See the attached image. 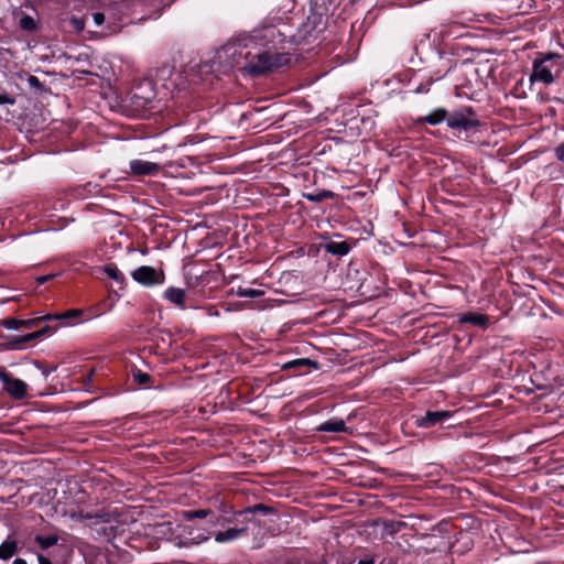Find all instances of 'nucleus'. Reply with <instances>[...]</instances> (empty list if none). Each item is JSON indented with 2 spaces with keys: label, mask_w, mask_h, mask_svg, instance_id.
I'll return each mask as SVG.
<instances>
[{
  "label": "nucleus",
  "mask_w": 564,
  "mask_h": 564,
  "mask_svg": "<svg viewBox=\"0 0 564 564\" xmlns=\"http://www.w3.org/2000/svg\"><path fill=\"white\" fill-rule=\"evenodd\" d=\"M563 68L561 55L555 53L541 54L533 61L530 82L550 86L561 76Z\"/></svg>",
  "instance_id": "obj_1"
},
{
  "label": "nucleus",
  "mask_w": 564,
  "mask_h": 564,
  "mask_svg": "<svg viewBox=\"0 0 564 564\" xmlns=\"http://www.w3.org/2000/svg\"><path fill=\"white\" fill-rule=\"evenodd\" d=\"M132 279L143 286L161 285L164 283L165 275L162 270L150 265H141L131 272Z\"/></svg>",
  "instance_id": "obj_2"
},
{
  "label": "nucleus",
  "mask_w": 564,
  "mask_h": 564,
  "mask_svg": "<svg viewBox=\"0 0 564 564\" xmlns=\"http://www.w3.org/2000/svg\"><path fill=\"white\" fill-rule=\"evenodd\" d=\"M247 59H250L246 65L247 70L253 75H261L265 72L271 70L274 66L278 65L276 58L269 53H258L253 56L248 52L245 56Z\"/></svg>",
  "instance_id": "obj_3"
},
{
  "label": "nucleus",
  "mask_w": 564,
  "mask_h": 564,
  "mask_svg": "<svg viewBox=\"0 0 564 564\" xmlns=\"http://www.w3.org/2000/svg\"><path fill=\"white\" fill-rule=\"evenodd\" d=\"M0 381L2 382L3 390L11 398L22 400L28 397V384L23 380L14 378L10 373L0 370Z\"/></svg>",
  "instance_id": "obj_4"
},
{
  "label": "nucleus",
  "mask_w": 564,
  "mask_h": 564,
  "mask_svg": "<svg viewBox=\"0 0 564 564\" xmlns=\"http://www.w3.org/2000/svg\"><path fill=\"white\" fill-rule=\"evenodd\" d=\"M453 415L451 411H427L423 416L415 419V424L422 429L432 427L444 422Z\"/></svg>",
  "instance_id": "obj_5"
},
{
  "label": "nucleus",
  "mask_w": 564,
  "mask_h": 564,
  "mask_svg": "<svg viewBox=\"0 0 564 564\" xmlns=\"http://www.w3.org/2000/svg\"><path fill=\"white\" fill-rule=\"evenodd\" d=\"M129 165L134 175H155L161 170L160 164L140 159L130 161Z\"/></svg>",
  "instance_id": "obj_6"
},
{
  "label": "nucleus",
  "mask_w": 564,
  "mask_h": 564,
  "mask_svg": "<svg viewBox=\"0 0 564 564\" xmlns=\"http://www.w3.org/2000/svg\"><path fill=\"white\" fill-rule=\"evenodd\" d=\"M183 534L186 536V542L184 544H200L205 541H208L212 533L208 530L195 528L193 525H184Z\"/></svg>",
  "instance_id": "obj_7"
},
{
  "label": "nucleus",
  "mask_w": 564,
  "mask_h": 564,
  "mask_svg": "<svg viewBox=\"0 0 564 564\" xmlns=\"http://www.w3.org/2000/svg\"><path fill=\"white\" fill-rule=\"evenodd\" d=\"M185 290L181 289V288H174V286H171V288H167L164 293H163V297L169 301L170 303L181 307V308H185Z\"/></svg>",
  "instance_id": "obj_8"
},
{
  "label": "nucleus",
  "mask_w": 564,
  "mask_h": 564,
  "mask_svg": "<svg viewBox=\"0 0 564 564\" xmlns=\"http://www.w3.org/2000/svg\"><path fill=\"white\" fill-rule=\"evenodd\" d=\"M447 124L452 129H463L465 131L476 128L478 122L476 120L468 119L463 115H455L447 119Z\"/></svg>",
  "instance_id": "obj_9"
},
{
  "label": "nucleus",
  "mask_w": 564,
  "mask_h": 564,
  "mask_svg": "<svg viewBox=\"0 0 564 564\" xmlns=\"http://www.w3.org/2000/svg\"><path fill=\"white\" fill-rule=\"evenodd\" d=\"M459 323H469L475 326L486 328L489 324V317L485 314L479 313H467L459 317Z\"/></svg>",
  "instance_id": "obj_10"
},
{
  "label": "nucleus",
  "mask_w": 564,
  "mask_h": 564,
  "mask_svg": "<svg viewBox=\"0 0 564 564\" xmlns=\"http://www.w3.org/2000/svg\"><path fill=\"white\" fill-rule=\"evenodd\" d=\"M209 517L208 522L215 527L218 524V517H215L210 510H187L183 512V518L192 521L196 518L203 519Z\"/></svg>",
  "instance_id": "obj_11"
},
{
  "label": "nucleus",
  "mask_w": 564,
  "mask_h": 564,
  "mask_svg": "<svg viewBox=\"0 0 564 564\" xmlns=\"http://www.w3.org/2000/svg\"><path fill=\"white\" fill-rule=\"evenodd\" d=\"M18 541L9 536L0 544V560L7 561L11 558L18 552Z\"/></svg>",
  "instance_id": "obj_12"
},
{
  "label": "nucleus",
  "mask_w": 564,
  "mask_h": 564,
  "mask_svg": "<svg viewBox=\"0 0 564 564\" xmlns=\"http://www.w3.org/2000/svg\"><path fill=\"white\" fill-rule=\"evenodd\" d=\"M245 532H246V528H241V529L231 528L226 531L217 532L215 535V540L218 543L230 542V541L238 539Z\"/></svg>",
  "instance_id": "obj_13"
},
{
  "label": "nucleus",
  "mask_w": 564,
  "mask_h": 564,
  "mask_svg": "<svg viewBox=\"0 0 564 564\" xmlns=\"http://www.w3.org/2000/svg\"><path fill=\"white\" fill-rule=\"evenodd\" d=\"M325 250L332 254L345 256L349 252L350 247L345 241H329L324 246Z\"/></svg>",
  "instance_id": "obj_14"
},
{
  "label": "nucleus",
  "mask_w": 564,
  "mask_h": 564,
  "mask_svg": "<svg viewBox=\"0 0 564 564\" xmlns=\"http://www.w3.org/2000/svg\"><path fill=\"white\" fill-rule=\"evenodd\" d=\"M317 430L321 432L339 433L346 431V425L343 420H329L322 423Z\"/></svg>",
  "instance_id": "obj_15"
},
{
  "label": "nucleus",
  "mask_w": 564,
  "mask_h": 564,
  "mask_svg": "<svg viewBox=\"0 0 564 564\" xmlns=\"http://www.w3.org/2000/svg\"><path fill=\"white\" fill-rule=\"evenodd\" d=\"M446 118V111L444 109H436L423 118V121L430 124H437Z\"/></svg>",
  "instance_id": "obj_16"
},
{
  "label": "nucleus",
  "mask_w": 564,
  "mask_h": 564,
  "mask_svg": "<svg viewBox=\"0 0 564 564\" xmlns=\"http://www.w3.org/2000/svg\"><path fill=\"white\" fill-rule=\"evenodd\" d=\"M236 294L240 297L257 299V297H261L264 294V292L262 290H258V289L239 286L236 291Z\"/></svg>",
  "instance_id": "obj_17"
},
{
  "label": "nucleus",
  "mask_w": 564,
  "mask_h": 564,
  "mask_svg": "<svg viewBox=\"0 0 564 564\" xmlns=\"http://www.w3.org/2000/svg\"><path fill=\"white\" fill-rule=\"evenodd\" d=\"M105 273L116 282L122 283L124 281V276L121 271L115 264H107L104 268Z\"/></svg>",
  "instance_id": "obj_18"
},
{
  "label": "nucleus",
  "mask_w": 564,
  "mask_h": 564,
  "mask_svg": "<svg viewBox=\"0 0 564 564\" xmlns=\"http://www.w3.org/2000/svg\"><path fill=\"white\" fill-rule=\"evenodd\" d=\"M35 542L42 549H47V547H51V546H53V545H55L57 543V536L56 535H47V536L37 535L35 538Z\"/></svg>",
  "instance_id": "obj_19"
},
{
  "label": "nucleus",
  "mask_w": 564,
  "mask_h": 564,
  "mask_svg": "<svg viewBox=\"0 0 564 564\" xmlns=\"http://www.w3.org/2000/svg\"><path fill=\"white\" fill-rule=\"evenodd\" d=\"M19 25L22 30L32 32L36 29V22L31 15H23L20 19Z\"/></svg>",
  "instance_id": "obj_20"
},
{
  "label": "nucleus",
  "mask_w": 564,
  "mask_h": 564,
  "mask_svg": "<svg viewBox=\"0 0 564 564\" xmlns=\"http://www.w3.org/2000/svg\"><path fill=\"white\" fill-rule=\"evenodd\" d=\"M82 311L80 310H69L67 311L66 313L62 314V315H45L43 316V318L47 319V321H51V319H66V318H73V317H78L82 315Z\"/></svg>",
  "instance_id": "obj_21"
},
{
  "label": "nucleus",
  "mask_w": 564,
  "mask_h": 564,
  "mask_svg": "<svg viewBox=\"0 0 564 564\" xmlns=\"http://www.w3.org/2000/svg\"><path fill=\"white\" fill-rule=\"evenodd\" d=\"M313 362L310 360V359H306V358H301V359H295V360H292V361H289L286 364L283 365V369H292V368H302L304 366H308V365H312Z\"/></svg>",
  "instance_id": "obj_22"
},
{
  "label": "nucleus",
  "mask_w": 564,
  "mask_h": 564,
  "mask_svg": "<svg viewBox=\"0 0 564 564\" xmlns=\"http://www.w3.org/2000/svg\"><path fill=\"white\" fill-rule=\"evenodd\" d=\"M51 333H53V329L50 326L46 325L42 329L24 336L23 337V341H30V340L36 339V338H39L41 336H44V335L51 334Z\"/></svg>",
  "instance_id": "obj_23"
},
{
  "label": "nucleus",
  "mask_w": 564,
  "mask_h": 564,
  "mask_svg": "<svg viewBox=\"0 0 564 564\" xmlns=\"http://www.w3.org/2000/svg\"><path fill=\"white\" fill-rule=\"evenodd\" d=\"M0 324L8 329H18L22 326V321L15 318H6L2 319Z\"/></svg>",
  "instance_id": "obj_24"
},
{
  "label": "nucleus",
  "mask_w": 564,
  "mask_h": 564,
  "mask_svg": "<svg viewBox=\"0 0 564 564\" xmlns=\"http://www.w3.org/2000/svg\"><path fill=\"white\" fill-rule=\"evenodd\" d=\"M333 196V193L332 192H328V191H323L316 195L314 194H307L305 195V197L310 200V202H321L325 198H328V197H332Z\"/></svg>",
  "instance_id": "obj_25"
},
{
  "label": "nucleus",
  "mask_w": 564,
  "mask_h": 564,
  "mask_svg": "<svg viewBox=\"0 0 564 564\" xmlns=\"http://www.w3.org/2000/svg\"><path fill=\"white\" fill-rule=\"evenodd\" d=\"M133 376L139 384H145L150 381V375L142 372L140 370L135 371Z\"/></svg>",
  "instance_id": "obj_26"
},
{
  "label": "nucleus",
  "mask_w": 564,
  "mask_h": 564,
  "mask_svg": "<svg viewBox=\"0 0 564 564\" xmlns=\"http://www.w3.org/2000/svg\"><path fill=\"white\" fill-rule=\"evenodd\" d=\"M70 24H72V25H73V28H74L76 31H78V32L83 31V30H84V28H85V22H84V20H83V19H80V18H75V17H73V18L70 19Z\"/></svg>",
  "instance_id": "obj_27"
},
{
  "label": "nucleus",
  "mask_w": 564,
  "mask_h": 564,
  "mask_svg": "<svg viewBox=\"0 0 564 564\" xmlns=\"http://www.w3.org/2000/svg\"><path fill=\"white\" fill-rule=\"evenodd\" d=\"M554 152L556 159L564 163V141L555 148Z\"/></svg>",
  "instance_id": "obj_28"
},
{
  "label": "nucleus",
  "mask_w": 564,
  "mask_h": 564,
  "mask_svg": "<svg viewBox=\"0 0 564 564\" xmlns=\"http://www.w3.org/2000/svg\"><path fill=\"white\" fill-rule=\"evenodd\" d=\"M256 511H261V512L267 513V512L270 511V509L268 507L263 506V505H257V506H254L252 508L246 509L243 512H256Z\"/></svg>",
  "instance_id": "obj_29"
},
{
  "label": "nucleus",
  "mask_w": 564,
  "mask_h": 564,
  "mask_svg": "<svg viewBox=\"0 0 564 564\" xmlns=\"http://www.w3.org/2000/svg\"><path fill=\"white\" fill-rule=\"evenodd\" d=\"M93 20L97 26H100L105 22V15L101 12H96L93 14Z\"/></svg>",
  "instance_id": "obj_30"
},
{
  "label": "nucleus",
  "mask_w": 564,
  "mask_h": 564,
  "mask_svg": "<svg viewBox=\"0 0 564 564\" xmlns=\"http://www.w3.org/2000/svg\"><path fill=\"white\" fill-rule=\"evenodd\" d=\"M41 319H44L43 316L40 317V318H33V319H25V321H22V326L26 327V328H31L32 326L35 325V323L37 321H41Z\"/></svg>",
  "instance_id": "obj_31"
},
{
  "label": "nucleus",
  "mask_w": 564,
  "mask_h": 564,
  "mask_svg": "<svg viewBox=\"0 0 564 564\" xmlns=\"http://www.w3.org/2000/svg\"><path fill=\"white\" fill-rule=\"evenodd\" d=\"M53 276H54L53 274L41 275V276L36 278V282L39 284H43V283L50 281Z\"/></svg>",
  "instance_id": "obj_32"
},
{
  "label": "nucleus",
  "mask_w": 564,
  "mask_h": 564,
  "mask_svg": "<svg viewBox=\"0 0 564 564\" xmlns=\"http://www.w3.org/2000/svg\"><path fill=\"white\" fill-rule=\"evenodd\" d=\"M4 104H13V100L9 96L0 94V105Z\"/></svg>",
  "instance_id": "obj_33"
},
{
  "label": "nucleus",
  "mask_w": 564,
  "mask_h": 564,
  "mask_svg": "<svg viewBox=\"0 0 564 564\" xmlns=\"http://www.w3.org/2000/svg\"><path fill=\"white\" fill-rule=\"evenodd\" d=\"M39 564H53L47 557L42 554H37Z\"/></svg>",
  "instance_id": "obj_34"
},
{
  "label": "nucleus",
  "mask_w": 564,
  "mask_h": 564,
  "mask_svg": "<svg viewBox=\"0 0 564 564\" xmlns=\"http://www.w3.org/2000/svg\"><path fill=\"white\" fill-rule=\"evenodd\" d=\"M264 33H265V34H264V36H265V37H267V36H271V37H272V36L274 35V33H275V30H274L273 28H267V29L264 30Z\"/></svg>",
  "instance_id": "obj_35"
},
{
  "label": "nucleus",
  "mask_w": 564,
  "mask_h": 564,
  "mask_svg": "<svg viewBox=\"0 0 564 564\" xmlns=\"http://www.w3.org/2000/svg\"><path fill=\"white\" fill-rule=\"evenodd\" d=\"M12 564H28L23 558H15Z\"/></svg>",
  "instance_id": "obj_36"
},
{
  "label": "nucleus",
  "mask_w": 564,
  "mask_h": 564,
  "mask_svg": "<svg viewBox=\"0 0 564 564\" xmlns=\"http://www.w3.org/2000/svg\"><path fill=\"white\" fill-rule=\"evenodd\" d=\"M209 315H218V312L216 310H213L212 307L208 308Z\"/></svg>",
  "instance_id": "obj_37"
},
{
  "label": "nucleus",
  "mask_w": 564,
  "mask_h": 564,
  "mask_svg": "<svg viewBox=\"0 0 564 564\" xmlns=\"http://www.w3.org/2000/svg\"><path fill=\"white\" fill-rule=\"evenodd\" d=\"M358 564H373V561L372 560L360 561Z\"/></svg>",
  "instance_id": "obj_38"
}]
</instances>
